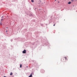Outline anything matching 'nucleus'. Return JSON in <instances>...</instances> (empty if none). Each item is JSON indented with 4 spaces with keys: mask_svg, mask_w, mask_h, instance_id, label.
<instances>
[{
    "mask_svg": "<svg viewBox=\"0 0 77 77\" xmlns=\"http://www.w3.org/2000/svg\"><path fill=\"white\" fill-rule=\"evenodd\" d=\"M65 59H66V60L67 58H66V57H65Z\"/></svg>",
    "mask_w": 77,
    "mask_h": 77,
    "instance_id": "9",
    "label": "nucleus"
},
{
    "mask_svg": "<svg viewBox=\"0 0 77 77\" xmlns=\"http://www.w3.org/2000/svg\"><path fill=\"white\" fill-rule=\"evenodd\" d=\"M32 77V75L31 74L29 76V77Z\"/></svg>",
    "mask_w": 77,
    "mask_h": 77,
    "instance_id": "3",
    "label": "nucleus"
},
{
    "mask_svg": "<svg viewBox=\"0 0 77 77\" xmlns=\"http://www.w3.org/2000/svg\"><path fill=\"white\" fill-rule=\"evenodd\" d=\"M55 1H56V0H55Z\"/></svg>",
    "mask_w": 77,
    "mask_h": 77,
    "instance_id": "14",
    "label": "nucleus"
},
{
    "mask_svg": "<svg viewBox=\"0 0 77 77\" xmlns=\"http://www.w3.org/2000/svg\"><path fill=\"white\" fill-rule=\"evenodd\" d=\"M2 20H3V19H2V20H1L0 24H1V26H2Z\"/></svg>",
    "mask_w": 77,
    "mask_h": 77,
    "instance_id": "2",
    "label": "nucleus"
},
{
    "mask_svg": "<svg viewBox=\"0 0 77 77\" xmlns=\"http://www.w3.org/2000/svg\"><path fill=\"white\" fill-rule=\"evenodd\" d=\"M31 2H34V0H32Z\"/></svg>",
    "mask_w": 77,
    "mask_h": 77,
    "instance_id": "7",
    "label": "nucleus"
},
{
    "mask_svg": "<svg viewBox=\"0 0 77 77\" xmlns=\"http://www.w3.org/2000/svg\"><path fill=\"white\" fill-rule=\"evenodd\" d=\"M12 74H13L12 72H11V73H10V75H12Z\"/></svg>",
    "mask_w": 77,
    "mask_h": 77,
    "instance_id": "5",
    "label": "nucleus"
},
{
    "mask_svg": "<svg viewBox=\"0 0 77 77\" xmlns=\"http://www.w3.org/2000/svg\"><path fill=\"white\" fill-rule=\"evenodd\" d=\"M2 18H3V16L2 17Z\"/></svg>",
    "mask_w": 77,
    "mask_h": 77,
    "instance_id": "13",
    "label": "nucleus"
},
{
    "mask_svg": "<svg viewBox=\"0 0 77 77\" xmlns=\"http://www.w3.org/2000/svg\"><path fill=\"white\" fill-rule=\"evenodd\" d=\"M6 28H7V29H8V28L6 27Z\"/></svg>",
    "mask_w": 77,
    "mask_h": 77,
    "instance_id": "11",
    "label": "nucleus"
},
{
    "mask_svg": "<svg viewBox=\"0 0 77 77\" xmlns=\"http://www.w3.org/2000/svg\"><path fill=\"white\" fill-rule=\"evenodd\" d=\"M23 53L24 54H25L26 53V50H24V51H23Z\"/></svg>",
    "mask_w": 77,
    "mask_h": 77,
    "instance_id": "1",
    "label": "nucleus"
},
{
    "mask_svg": "<svg viewBox=\"0 0 77 77\" xmlns=\"http://www.w3.org/2000/svg\"><path fill=\"white\" fill-rule=\"evenodd\" d=\"M22 66V64H20V68H21Z\"/></svg>",
    "mask_w": 77,
    "mask_h": 77,
    "instance_id": "6",
    "label": "nucleus"
},
{
    "mask_svg": "<svg viewBox=\"0 0 77 77\" xmlns=\"http://www.w3.org/2000/svg\"><path fill=\"white\" fill-rule=\"evenodd\" d=\"M55 26V24L54 25V26Z\"/></svg>",
    "mask_w": 77,
    "mask_h": 77,
    "instance_id": "10",
    "label": "nucleus"
},
{
    "mask_svg": "<svg viewBox=\"0 0 77 77\" xmlns=\"http://www.w3.org/2000/svg\"><path fill=\"white\" fill-rule=\"evenodd\" d=\"M11 41H12V40H11Z\"/></svg>",
    "mask_w": 77,
    "mask_h": 77,
    "instance_id": "12",
    "label": "nucleus"
},
{
    "mask_svg": "<svg viewBox=\"0 0 77 77\" xmlns=\"http://www.w3.org/2000/svg\"><path fill=\"white\" fill-rule=\"evenodd\" d=\"M6 32H8V30H9V29H6Z\"/></svg>",
    "mask_w": 77,
    "mask_h": 77,
    "instance_id": "8",
    "label": "nucleus"
},
{
    "mask_svg": "<svg viewBox=\"0 0 77 77\" xmlns=\"http://www.w3.org/2000/svg\"><path fill=\"white\" fill-rule=\"evenodd\" d=\"M71 2H69L68 3V4H71Z\"/></svg>",
    "mask_w": 77,
    "mask_h": 77,
    "instance_id": "4",
    "label": "nucleus"
}]
</instances>
